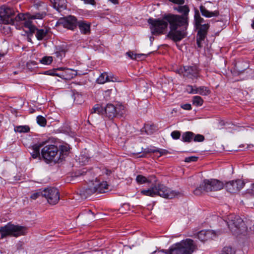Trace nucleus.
Wrapping results in <instances>:
<instances>
[{
    "label": "nucleus",
    "instance_id": "47",
    "mask_svg": "<svg viewBox=\"0 0 254 254\" xmlns=\"http://www.w3.org/2000/svg\"><path fill=\"white\" fill-rule=\"evenodd\" d=\"M169 1L179 5L183 4L185 3V0H169Z\"/></svg>",
    "mask_w": 254,
    "mask_h": 254
},
{
    "label": "nucleus",
    "instance_id": "43",
    "mask_svg": "<svg viewBox=\"0 0 254 254\" xmlns=\"http://www.w3.org/2000/svg\"><path fill=\"white\" fill-rule=\"evenodd\" d=\"M198 157L197 156H192L188 157H186L185 159V162L190 163L191 162H196L197 161Z\"/></svg>",
    "mask_w": 254,
    "mask_h": 254
},
{
    "label": "nucleus",
    "instance_id": "25",
    "mask_svg": "<svg viewBox=\"0 0 254 254\" xmlns=\"http://www.w3.org/2000/svg\"><path fill=\"white\" fill-rule=\"evenodd\" d=\"M14 130L16 132L27 133L30 131V127L28 126H15Z\"/></svg>",
    "mask_w": 254,
    "mask_h": 254
},
{
    "label": "nucleus",
    "instance_id": "9",
    "mask_svg": "<svg viewBox=\"0 0 254 254\" xmlns=\"http://www.w3.org/2000/svg\"><path fill=\"white\" fill-rule=\"evenodd\" d=\"M199 71L200 70L196 65L183 66L177 70V73L179 74L191 79L199 77Z\"/></svg>",
    "mask_w": 254,
    "mask_h": 254
},
{
    "label": "nucleus",
    "instance_id": "49",
    "mask_svg": "<svg viewBox=\"0 0 254 254\" xmlns=\"http://www.w3.org/2000/svg\"><path fill=\"white\" fill-rule=\"evenodd\" d=\"M103 172L108 176L110 175L113 172V171L111 170H109L107 168H105L104 169H103Z\"/></svg>",
    "mask_w": 254,
    "mask_h": 254
},
{
    "label": "nucleus",
    "instance_id": "41",
    "mask_svg": "<svg viewBox=\"0 0 254 254\" xmlns=\"http://www.w3.org/2000/svg\"><path fill=\"white\" fill-rule=\"evenodd\" d=\"M186 92L189 94H197V92L196 91V88L194 89L192 85H188L186 87Z\"/></svg>",
    "mask_w": 254,
    "mask_h": 254
},
{
    "label": "nucleus",
    "instance_id": "23",
    "mask_svg": "<svg viewBox=\"0 0 254 254\" xmlns=\"http://www.w3.org/2000/svg\"><path fill=\"white\" fill-rule=\"evenodd\" d=\"M110 81H115V80L113 79V78L110 79L106 72L102 73L97 79V82L100 84H104L106 82Z\"/></svg>",
    "mask_w": 254,
    "mask_h": 254
},
{
    "label": "nucleus",
    "instance_id": "12",
    "mask_svg": "<svg viewBox=\"0 0 254 254\" xmlns=\"http://www.w3.org/2000/svg\"><path fill=\"white\" fill-rule=\"evenodd\" d=\"M77 19L74 16L69 15L61 18L57 24L62 25L64 27L73 30L77 26Z\"/></svg>",
    "mask_w": 254,
    "mask_h": 254
},
{
    "label": "nucleus",
    "instance_id": "29",
    "mask_svg": "<svg viewBox=\"0 0 254 254\" xmlns=\"http://www.w3.org/2000/svg\"><path fill=\"white\" fill-rule=\"evenodd\" d=\"M36 37L38 40H42L47 33V30L44 29H38L36 28Z\"/></svg>",
    "mask_w": 254,
    "mask_h": 254
},
{
    "label": "nucleus",
    "instance_id": "11",
    "mask_svg": "<svg viewBox=\"0 0 254 254\" xmlns=\"http://www.w3.org/2000/svg\"><path fill=\"white\" fill-rule=\"evenodd\" d=\"M43 196L51 204H57L60 199V193L58 190L55 188H49L44 190Z\"/></svg>",
    "mask_w": 254,
    "mask_h": 254
},
{
    "label": "nucleus",
    "instance_id": "13",
    "mask_svg": "<svg viewBox=\"0 0 254 254\" xmlns=\"http://www.w3.org/2000/svg\"><path fill=\"white\" fill-rule=\"evenodd\" d=\"M15 20L23 21L22 24L25 28H27L29 32L33 33L36 30V27L33 25L30 20H26V15L23 13H19L15 18Z\"/></svg>",
    "mask_w": 254,
    "mask_h": 254
},
{
    "label": "nucleus",
    "instance_id": "20",
    "mask_svg": "<svg viewBox=\"0 0 254 254\" xmlns=\"http://www.w3.org/2000/svg\"><path fill=\"white\" fill-rule=\"evenodd\" d=\"M209 28V25L208 24H204L200 25L198 27V31L197 35L200 36V39H205L208 30Z\"/></svg>",
    "mask_w": 254,
    "mask_h": 254
},
{
    "label": "nucleus",
    "instance_id": "34",
    "mask_svg": "<svg viewBox=\"0 0 254 254\" xmlns=\"http://www.w3.org/2000/svg\"><path fill=\"white\" fill-rule=\"evenodd\" d=\"M136 181L138 184H143L146 183H150L148 180L144 176L138 175L136 178Z\"/></svg>",
    "mask_w": 254,
    "mask_h": 254
},
{
    "label": "nucleus",
    "instance_id": "8",
    "mask_svg": "<svg viewBox=\"0 0 254 254\" xmlns=\"http://www.w3.org/2000/svg\"><path fill=\"white\" fill-rule=\"evenodd\" d=\"M229 229L235 234L242 233L246 227L243 219L234 214L229 215L226 220Z\"/></svg>",
    "mask_w": 254,
    "mask_h": 254
},
{
    "label": "nucleus",
    "instance_id": "51",
    "mask_svg": "<svg viewBox=\"0 0 254 254\" xmlns=\"http://www.w3.org/2000/svg\"><path fill=\"white\" fill-rule=\"evenodd\" d=\"M109 1L114 4H118L119 3L118 0H109Z\"/></svg>",
    "mask_w": 254,
    "mask_h": 254
},
{
    "label": "nucleus",
    "instance_id": "26",
    "mask_svg": "<svg viewBox=\"0 0 254 254\" xmlns=\"http://www.w3.org/2000/svg\"><path fill=\"white\" fill-rule=\"evenodd\" d=\"M69 150V147L66 145H61L60 149L59 150V154L61 155L62 158H59L60 162H62L64 158V155H66Z\"/></svg>",
    "mask_w": 254,
    "mask_h": 254
},
{
    "label": "nucleus",
    "instance_id": "19",
    "mask_svg": "<svg viewBox=\"0 0 254 254\" xmlns=\"http://www.w3.org/2000/svg\"><path fill=\"white\" fill-rule=\"evenodd\" d=\"M200 11L203 16L207 18L212 17H217L219 15V12L218 10L214 11H210L208 10L205 6L200 5L199 7Z\"/></svg>",
    "mask_w": 254,
    "mask_h": 254
},
{
    "label": "nucleus",
    "instance_id": "27",
    "mask_svg": "<svg viewBox=\"0 0 254 254\" xmlns=\"http://www.w3.org/2000/svg\"><path fill=\"white\" fill-rule=\"evenodd\" d=\"M54 0L53 6L57 10H59L61 8H64L65 7V0Z\"/></svg>",
    "mask_w": 254,
    "mask_h": 254
},
{
    "label": "nucleus",
    "instance_id": "52",
    "mask_svg": "<svg viewBox=\"0 0 254 254\" xmlns=\"http://www.w3.org/2000/svg\"><path fill=\"white\" fill-rule=\"evenodd\" d=\"M46 74H48V75H55V74L53 72H52L51 71H47L46 72Z\"/></svg>",
    "mask_w": 254,
    "mask_h": 254
},
{
    "label": "nucleus",
    "instance_id": "16",
    "mask_svg": "<svg viewBox=\"0 0 254 254\" xmlns=\"http://www.w3.org/2000/svg\"><path fill=\"white\" fill-rule=\"evenodd\" d=\"M118 113V108L111 104H108L104 107V114L109 118L113 119Z\"/></svg>",
    "mask_w": 254,
    "mask_h": 254
},
{
    "label": "nucleus",
    "instance_id": "1",
    "mask_svg": "<svg viewBox=\"0 0 254 254\" xmlns=\"http://www.w3.org/2000/svg\"><path fill=\"white\" fill-rule=\"evenodd\" d=\"M147 22L149 25L151 33L155 36L163 34L170 25V31L167 35V37L175 42L181 41L183 38L181 35V32L176 27L168 14H164L161 18H150Z\"/></svg>",
    "mask_w": 254,
    "mask_h": 254
},
{
    "label": "nucleus",
    "instance_id": "32",
    "mask_svg": "<svg viewBox=\"0 0 254 254\" xmlns=\"http://www.w3.org/2000/svg\"><path fill=\"white\" fill-rule=\"evenodd\" d=\"M44 190L41 189L38 190L30 195V198L32 199H36L40 196H43Z\"/></svg>",
    "mask_w": 254,
    "mask_h": 254
},
{
    "label": "nucleus",
    "instance_id": "3",
    "mask_svg": "<svg viewBox=\"0 0 254 254\" xmlns=\"http://www.w3.org/2000/svg\"><path fill=\"white\" fill-rule=\"evenodd\" d=\"M179 13L182 15L169 13L172 21L175 24L179 32H181V35L183 39L187 35V29L189 25V13L190 8L188 5H179L174 8Z\"/></svg>",
    "mask_w": 254,
    "mask_h": 254
},
{
    "label": "nucleus",
    "instance_id": "56",
    "mask_svg": "<svg viewBox=\"0 0 254 254\" xmlns=\"http://www.w3.org/2000/svg\"><path fill=\"white\" fill-rule=\"evenodd\" d=\"M152 39L153 40V39H154V38H153V37H150V40H151V41H152Z\"/></svg>",
    "mask_w": 254,
    "mask_h": 254
},
{
    "label": "nucleus",
    "instance_id": "22",
    "mask_svg": "<svg viewBox=\"0 0 254 254\" xmlns=\"http://www.w3.org/2000/svg\"><path fill=\"white\" fill-rule=\"evenodd\" d=\"M194 19L195 26L196 28H198L199 26L202 25L201 23L204 22V19L201 17L198 11L197 10L195 11Z\"/></svg>",
    "mask_w": 254,
    "mask_h": 254
},
{
    "label": "nucleus",
    "instance_id": "28",
    "mask_svg": "<svg viewBox=\"0 0 254 254\" xmlns=\"http://www.w3.org/2000/svg\"><path fill=\"white\" fill-rule=\"evenodd\" d=\"M95 192H96L95 190V189L94 188V186L93 185L92 187H89L88 188H87L82 191L83 195L85 196L86 197L91 195V194Z\"/></svg>",
    "mask_w": 254,
    "mask_h": 254
},
{
    "label": "nucleus",
    "instance_id": "5",
    "mask_svg": "<svg viewBox=\"0 0 254 254\" xmlns=\"http://www.w3.org/2000/svg\"><path fill=\"white\" fill-rule=\"evenodd\" d=\"M197 250V246L193 240L190 239L183 240L173 245L169 250L168 254H192Z\"/></svg>",
    "mask_w": 254,
    "mask_h": 254
},
{
    "label": "nucleus",
    "instance_id": "40",
    "mask_svg": "<svg viewBox=\"0 0 254 254\" xmlns=\"http://www.w3.org/2000/svg\"><path fill=\"white\" fill-rule=\"evenodd\" d=\"M204 140V136L200 134H195L193 138V140L195 142H202Z\"/></svg>",
    "mask_w": 254,
    "mask_h": 254
},
{
    "label": "nucleus",
    "instance_id": "44",
    "mask_svg": "<svg viewBox=\"0 0 254 254\" xmlns=\"http://www.w3.org/2000/svg\"><path fill=\"white\" fill-rule=\"evenodd\" d=\"M74 96V101L76 102L77 104H81L83 101V98L81 95L79 94H75Z\"/></svg>",
    "mask_w": 254,
    "mask_h": 254
},
{
    "label": "nucleus",
    "instance_id": "2",
    "mask_svg": "<svg viewBox=\"0 0 254 254\" xmlns=\"http://www.w3.org/2000/svg\"><path fill=\"white\" fill-rule=\"evenodd\" d=\"M245 185L244 181L241 179L232 180L224 184L216 179L204 180L193 192L195 195H201L204 192L218 191L225 186L227 191L236 193L242 190Z\"/></svg>",
    "mask_w": 254,
    "mask_h": 254
},
{
    "label": "nucleus",
    "instance_id": "6",
    "mask_svg": "<svg viewBox=\"0 0 254 254\" xmlns=\"http://www.w3.org/2000/svg\"><path fill=\"white\" fill-rule=\"evenodd\" d=\"M27 229L26 227L15 225L10 222L6 225L0 227V238L3 239L7 236L18 237L26 235Z\"/></svg>",
    "mask_w": 254,
    "mask_h": 254
},
{
    "label": "nucleus",
    "instance_id": "15",
    "mask_svg": "<svg viewBox=\"0 0 254 254\" xmlns=\"http://www.w3.org/2000/svg\"><path fill=\"white\" fill-rule=\"evenodd\" d=\"M47 143V140L42 141L34 144L31 147V152H30V154L33 158L36 159L40 157V149L46 145Z\"/></svg>",
    "mask_w": 254,
    "mask_h": 254
},
{
    "label": "nucleus",
    "instance_id": "33",
    "mask_svg": "<svg viewBox=\"0 0 254 254\" xmlns=\"http://www.w3.org/2000/svg\"><path fill=\"white\" fill-rule=\"evenodd\" d=\"M203 100L202 98L198 96H195L193 97L192 103L196 106H201L203 104Z\"/></svg>",
    "mask_w": 254,
    "mask_h": 254
},
{
    "label": "nucleus",
    "instance_id": "36",
    "mask_svg": "<svg viewBox=\"0 0 254 254\" xmlns=\"http://www.w3.org/2000/svg\"><path fill=\"white\" fill-rule=\"evenodd\" d=\"M41 64L45 65H48L51 64L53 61L52 57H43L40 61Z\"/></svg>",
    "mask_w": 254,
    "mask_h": 254
},
{
    "label": "nucleus",
    "instance_id": "39",
    "mask_svg": "<svg viewBox=\"0 0 254 254\" xmlns=\"http://www.w3.org/2000/svg\"><path fill=\"white\" fill-rule=\"evenodd\" d=\"M159 152L161 154H162V151H160L157 149H149V148H146L144 149V150L143 151V154L140 155V157H144V154H147L151 152Z\"/></svg>",
    "mask_w": 254,
    "mask_h": 254
},
{
    "label": "nucleus",
    "instance_id": "24",
    "mask_svg": "<svg viewBox=\"0 0 254 254\" xmlns=\"http://www.w3.org/2000/svg\"><path fill=\"white\" fill-rule=\"evenodd\" d=\"M97 113L100 115H104V107L99 104L95 105L91 110V114Z\"/></svg>",
    "mask_w": 254,
    "mask_h": 254
},
{
    "label": "nucleus",
    "instance_id": "45",
    "mask_svg": "<svg viewBox=\"0 0 254 254\" xmlns=\"http://www.w3.org/2000/svg\"><path fill=\"white\" fill-rule=\"evenodd\" d=\"M204 40V39H200V36L197 35L196 37V44L197 47L199 48H201L202 47V42Z\"/></svg>",
    "mask_w": 254,
    "mask_h": 254
},
{
    "label": "nucleus",
    "instance_id": "14",
    "mask_svg": "<svg viewBox=\"0 0 254 254\" xmlns=\"http://www.w3.org/2000/svg\"><path fill=\"white\" fill-rule=\"evenodd\" d=\"M198 239L202 242L211 240L215 236L214 232L210 230H201L197 233Z\"/></svg>",
    "mask_w": 254,
    "mask_h": 254
},
{
    "label": "nucleus",
    "instance_id": "4",
    "mask_svg": "<svg viewBox=\"0 0 254 254\" xmlns=\"http://www.w3.org/2000/svg\"><path fill=\"white\" fill-rule=\"evenodd\" d=\"M141 193L147 196H160L165 198L172 199L182 194L179 191L172 190L163 184H159L148 190H141Z\"/></svg>",
    "mask_w": 254,
    "mask_h": 254
},
{
    "label": "nucleus",
    "instance_id": "55",
    "mask_svg": "<svg viewBox=\"0 0 254 254\" xmlns=\"http://www.w3.org/2000/svg\"><path fill=\"white\" fill-rule=\"evenodd\" d=\"M251 145H248L247 147H251ZM252 146H253V145H252Z\"/></svg>",
    "mask_w": 254,
    "mask_h": 254
},
{
    "label": "nucleus",
    "instance_id": "54",
    "mask_svg": "<svg viewBox=\"0 0 254 254\" xmlns=\"http://www.w3.org/2000/svg\"><path fill=\"white\" fill-rule=\"evenodd\" d=\"M252 190L254 192V183L252 185Z\"/></svg>",
    "mask_w": 254,
    "mask_h": 254
},
{
    "label": "nucleus",
    "instance_id": "37",
    "mask_svg": "<svg viewBox=\"0 0 254 254\" xmlns=\"http://www.w3.org/2000/svg\"><path fill=\"white\" fill-rule=\"evenodd\" d=\"M223 254H235V251L231 247H225L222 251Z\"/></svg>",
    "mask_w": 254,
    "mask_h": 254
},
{
    "label": "nucleus",
    "instance_id": "30",
    "mask_svg": "<svg viewBox=\"0 0 254 254\" xmlns=\"http://www.w3.org/2000/svg\"><path fill=\"white\" fill-rule=\"evenodd\" d=\"M196 91L201 95H207L210 93V91L205 86H200L198 88H196Z\"/></svg>",
    "mask_w": 254,
    "mask_h": 254
},
{
    "label": "nucleus",
    "instance_id": "10",
    "mask_svg": "<svg viewBox=\"0 0 254 254\" xmlns=\"http://www.w3.org/2000/svg\"><path fill=\"white\" fill-rule=\"evenodd\" d=\"M14 11L10 7L3 5L0 7V23L13 24L15 20L12 17Z\"/></svg>",
    "mask_w": 254,
    "mask_h": 254
},
{
    "label": "nucleus",
    "instance_id": "7",
    "mask_svg": "<svg viewBox=\"0 0 254 254\" xmlns=\"http://www.w3.org/2000/svg\"><path fill=\"white\" fill-rule=\"evenodd\" d=\"M41 156L47 163L54 162L59 163V158H62L59 154L58 147L54 144H46L41 150Z\"/></svg>",
    "mask_w": 254,
    "mask_h": 254
},
{
    "label": "nucleus",
    "instance_id": "35",
    "mask_svg": "<svg viewBox=\"0 0 254 254\" xmlns=\"http://www.w3.org/2000/svg\"><path fill=\"white\" fill-rule=\"evenodd\" d=\"M37 122L41 127H45L47 124L46 119L42 116L37 117Z\"/></svg>",
    "mask_w": 254,
    "mask_h": 254
},
{
    "label": "nucleus",
    "instance_id": "17",
    "mask_svg": "<svg viewBox=\"0 0 254 254\" xmlns=\"http://www.w3.org/2000/svg\"><path fill=\"white\" fill-rule=\"evenodd\" d=\"M93 185L94 186L96 192L97 193L105 192L106 190L108 189V185L107 182L102 181L100 182L99 180L97 179L93 183Z\"/></svg>",
    "mask_w": 254,
    "mask_h": 254
},
{
    "label": "nucleus",
    "instance_id": "18",
    "mask_svg": "<svg viewBox=\"0 0 254 254\" xmlns=\"http://www.w3.org/2000/svg\"><path fill=\"white\" fill-rule=\"evenodd\" d=\"M77 25L80 30V32L84 35L90 33L91 23L84 20L77 21Z\"/></svg>",
    "mask_w": 254,
    "mask_h": 254
},
{
    "label": "nucleus",
    "instance_id": "21",
    "mask_svg": "<svg viewBox=\"0 0 254 254\" xmlns=\"http://www.w3.org/2000/svg\"><path fill=\"white\" fill-rule=\"evenodd\" d=\"M194 136V133L191 131H186L183 133L182 135V141L184 142H190Z\"/></svg>",
    "mask_w": 254,
    "mask_h": 254
},
{
    "label": "nucleus",
    "instance_id": "38",
    "mask_svg": "<svg viewBox=\"0 0 254 254\" xmlns=\"http://www.w3.org/2000/svg\"><path fill=\"white\" fill-rule=\"evenodd\" d=\"M127 55L132 60H136L138 58H140L141 56H143V54H134L132 52H128L127 53Z\"/></svg>",
    "mask_w": 254,
    "mask_h": 254
},
{
    "label": "nucleus",
    "instance_id": "42",
    "mask_svg": "<svg viewBox=\"0 0 254 254\" xmlns=\"http://www.w3.org/2000/svg\"><path fill=\"white\" fill-rule=\"evenodd\" d=\"M171 136L174 139H178L181 136V132L178 130H175L171 132Z\"/></svg>",
    "mask_w": 254,
    "mask_h": 254
},
{
    "label": "nucleus",
    "instance_id": "53",
    "mask_svg": "<svg viewBox=\"0 0 254 254\" xmlns=\"http://www.w3.org/2000/svg\"><path fill=\"white\" fill-rule=\"evenodd\" d=\"M252 27L254 29V19L253 20V22L251 25Z\"/></svg>",
    "mask_w": 254,
    "mask_h": 254
},
{
    "label": "nucleus",
    "instance_id": "46",
    "mask_svg": "<svg viewBox=\"0 0 254 254\" xmlns=\"http://www.w3.org/2000/svg\"><path fill=\"white\" fill-rule=\"evenodd\" d=\"M181 108L184 110H190L191 109V106L190 104H185L181 105Z\"/></svg>",
    "mask_w": 254,
    "mask_h": 254
},
{
    "label": "nucleus",
    "instance_id": "48",
    "mask_svg": "<svg viewBox=\"0 0 254 254\" xmlns=\"http://www.w3.org/2000/svg\"><path fill=\"white\" fill-rule=\"evenodd\" d=\"M167 250H162L161 251H154L151 254H167Z\"/></svg>",
    "mask_w": 254,
    "mask_h": 254
},
{
    "label": "nucleus",
    "instance_id": "31",
    "mask_svg": "<svg viewBox=\"0 0 254 254\" xmlns=\"http://www.w3.org/2000/svg\"><path fill=\"white\" fill-rule=\"evenodd\" d=\"M67 50L64 47H60L55 52V55L57 58H61L63 56H64Z\"/></svg>",
    "mask_w": 254,
    "mask_h": 254
},
{
    "label": "nucleus",
    "instance_id": "50",
    "mask_svg": "<svg viewBox=\"0 0 254 254\" xmlns=\"http://www.w3.org/2000/svg\"><path fill=\"white\" fill-rule=\"evenodd\" d=\"M43 17V14H41V15L40 16H37V15H35V16H33L32 17V18H33V19H35V18H42Z\"/></svg>",
    "mask_w": 254,
    "mask_h": 254
},
{
    "label": "nucleus",
    "instance_id": "57",
    "mask_svg": "<svg viewBox=\"0 0 254 254\" xmlns=\"http://www.w3.org/2000/svg\"><path fill=\"white\" fill-rule=\"evenodd\" d=\"M3 56L2 55L0 54V57Z\"/></svg>",
    "mask_w": 254,
    "mask_h": 254
}]
</instances>
